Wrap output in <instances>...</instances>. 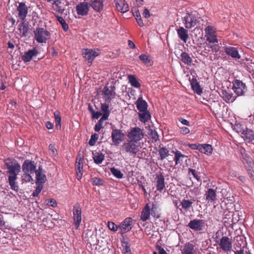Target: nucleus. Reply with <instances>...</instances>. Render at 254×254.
I'll list each match as a JSON object with an SVG mask.
<instances>
[{
	"label": "nucleus",
	"instance_id": "ea45409f",
	"mask_svg": "<svg viewBox=\"0 0 254 254\" xmlns=\"http://www.w3.org/2000/svg\"><path fill=\"white\" fill-rule=\"evenodd\" d=\"M55 16H56L58 21L61 24L63 30L64 31H66L68 29V25L66 23L65 21L64 20V19L62 16L57 15H55Z\"/></svg>",
	"mask_w": 254,
	"mask_h": 254
},
{
	"label": "nucleus",
	"instance_id": "1a4fd4ad",
	"mask_svg": "<svg viewBox=\"0 0 254 254\" xmlns=\"http://www.w3.org/2000/svg\"><path fill=\"white\" fill-rule=\"evenodd\" d=\"M23 173H34L35 172L36 164L34 161L26 160L22 166Z\"/></svg>",
	"mask_w": 254,
	"mask_h": 254
},
{
	"label": "nucleus",
	"instance_id": "9b49d317",
	"mask_svg": "<svg viewBox=\"0 0 254 254\" xmlns=\"http://www.w3.org/2000/svg\"><path fill=\"white\" fill-rule=\"evenodd\" d=\"M17 10L18 12V15L19 19L22 20H24L27 16L28 11V7L26 5L25 2H19Z\"/></svg>",
	"mask_w": 254,
	"mask_h": 254
},
{
	"label": "nucleus",
	"instance_id": "de8ad7c7",
	"mask_svg": "<svg viewBox=\"0 0 254 254\" xmlns=\"http://www.w3.org/2000/svg\"><path fill=\"white\" fill-rule=\"evenodd\" d=\"M98 138V135L96 133L92 134L91 136V138L89 141V144L90 146H93L95 144V142Z\"/></svg>",
	"mask_w": 254,
	"mask_h": 254
},
{
	"label": "nucleus",
	"instance_id": "393cba45",
	"mask_svg": "<svg viewBox=\"0 0 254 254\" xmlns=\"http://www.w3.org/2000/svg\"><path fill=\"white\" fill-rule=\"evenodd\" d=\"M150 214V207L149 205L147 204L145 205L141 212L140 216L141 220L143 221H146L149 218Z\"/></svg>",
	"mask_w": 254,
	"mask_h": 254
},
{
	"label": "nucleus",
	"instance_id": "c03bdc74",
	"mask_svg": "<svg viewBox=\"0 0 254 254\" xmlns=\"http://www.w3.org/2000/svg\"><path fill=\"white\" fill-rule=\"evenodd\" d=\"M111 172L113 175H114L117 178H122L123 176V174L121 173V172L115 168H111Z\"/></svg>",
	"mask_w": 254,
	"mask_h": 254
},
{
	"label": "nucleus",
	"instance_id": "e433bc0d",
	"mask_svg": "<svg viewBox=\"0 0 254 254\" xmlns=\"http://www.w3.org/2000/svg\"><path fill=\"white\" fill-rule=\"evenodd\" d=\"M158 152L160 155V159L163 160L165 159L169 155V150L165 147H160L158 150Z\"/></svg>",
	"mask_w": 254,
	"mask_h": 254
},
{
	"label": "nucleus",
	"instance_id": "c9c22d12",
	"mask_svg": "<svg viewBox=\"0 0 254 254\" xmlns=\"http://www.w3.org/2000/svg\"><path fill=\"white\" fill-rule=\"evenodd\" d=\"M54 5L56 6V10L60 13L62 14L64 13L65 8L64 6V4L60 0H55L53 3Z\"/></svg>",
	"mask_w": 254,
	"mask_h": 254
},
{
	"label": "nucleus",
	"instance_id": "69168bd1",
	"mask_svg": "<svg viewBox=\"0 0 254 254\" xmlns=\"http://www.w3.org/2000/svg\"><path fill=\"white\" fill-rule=\"evenodd\" d=\"M110 114L109 113H103V115H102L101 118L100 119V120L102 121V122L108 119V117L109 116Z\"/></svg>",
	"mask_w": 254,
	"mask_h": 254
},
{
	"label": "nucleus",
	"instance_id": "a19ab883",
	"mask_svg": "<svg viewBox=\"0 0 254 254\" xmlns=\"http://www.w3.org/2000/svg\"><path fill=\"white\" fill-rule=\"evenodd\" d=\"M193 201L187 199H184L181 202V205L183 209L187 210L190 208L192 206Z\"/></svg>",
	"mask_w": 254,
	"mask_h": 254
},
{
	"label": "nucleus",
	"instance_id": "aec40b11",
	"mask_svg": "<svg viewBox=\"0 0 254 254\" xmlns=\"http://www.w3.org/2000/svg\"><path fill=\"white\" fill-rule=\"evenodd\" d=\"M177 32L179 38L186 43L189 38L188 31L184 27H180L177 30Z\"/></svg>",
	"mask_w": 254,
	"mask_h": 254
},
{
	"label": "nucleus",
	"instance_id": "680f3d73",
	"mask_svg": "<svg viewBox=\"0 0 254 254\" xmlns=\"http://www.w3.org/2000/svg\"><path fill=\"white\" fill-rule=\"evenodd\" d=\"M179 121L183 125H186V126H190V122L186 120V119H184L183 118H180L179 119Z\"/></svg>",
	"mask_w": 254,
	"mask_h": 254
},
{
	"label": "nucleus",
	"instance_id": "a18cd8bd",
	"mask_svg": "<svg viewBox=\"0 0 254 254\" xmlns=\"http://www.w3.org/2000/svg\"><path fill=\"white\" fill-rule=\"evenodd\" d=\"M205 37H206V40L209 43H218V40L215 34L207 35Z\"/></svg>",
	"mask_w": 254,
	"mask_h": 254
},
{
	"label": "nucleus",
	"instance_id": "4d7b16f0",
	"mask_svg": "<svg viewBox=\"0 0 254 254\" xmlns=\"http://www.w3.org/2000/svg\"><path fill=\"white\" fill-rule=\"evenodd\" d=\"M49 150L52 152L53 155L55 156L57 154V149L55 148V145L50 144L49 146Z\"/></svg>",
	"mask_w": 254,
	"mask_h": 254
},
{
	"label": "nucleus",
	"instance_id": "f704fd0d",
	"mask_svg": "<svg viewBox=\"0 0 254 254\" xmlns=\"http://www.w3.org/2000/svg\"><path fill=\"white\" fill-rule=\"evenodd\" d=\"M128 80L129 82L131 84V86L139 88L140 87V84L138 82V80L137 77L134 75H128Z\"/></svg>",
	"mask_w": 254,
	"mask_h": 254
},
{
	"label": "nucleus",
	"instance_id": "603ef678",
	"mask_svg": "<svg viewBox=\"0 0 254 254\" xmlns=\"http://www.w3.org/2000/svg\"><path fill=\"white\" fill-rule=\"evenodd\" d=\"M149 134H150V137L155 141H156L158 140L159 136H158V135L157 132L155 130H151Z\"/></svg>",
	"mask_w": 254,
	"mask_h": 254
},
{
	"label": "nucleus",
	"instance_id": "6e6552de",
	"mask_svg": "<svg viewBox=\"0 0 254 254\" xmlns=\"http://www.w3.org/2000/svg\"><path fill=\"white\" fill-rule=\"evenodd\" d=\"M233 89L238 96L243 95L247 91L246 85L238 79L234 81Z\"/></svg>",
	"mask_w": 254,
	"mask_h": 254
},
{
	"label": "nucleus",
	"instance_id": "20e7f679",
	"mask_svg": "<svg viewBox=\"0 0 254 254\" xmlns=\"http://www.w3.org/2000/svg\"><path fill=\"white\" fill-rule=\"evenodd\" d=\"M118 230L122 236L121 242L123 247L124 254L127 253V218L118 226Z\"/></svg>",
	"mask_w": 254,
	"mask_h": 254
},
{
	"label": "nucleus",
	"instance_id": "052dcab7",
	"mask_svg": "<svg viewBox=\"0 0 254 254\" xmlns=\"http://www.w3.org/2000/svg\"><path fill=\"white\" fill-rule=\"evenodd\" d=\"M248 168L247 170L248 173L252 180H254V171L251 168Z\"/></svg>",
	"mask_w": 254,
	"mask_h": 254
},
{
	"label": "nucleus",
	"instance_id": "473e14b6",
	"mask_svg": "<svg viewBox=\"0 0 254 254\" xmlns=\"http://www.w3.org/2000/svg\"><path fill=\"white\" fill-rule=\"evenodd\" d=\"M181 60L188 65H191L192 64V59L187 53L183 52L181 54Z\"/></svg>",
	"mask_w": 254,
	"mask_h": 254
},
{
	"label": "nucleus",
	"instance_id": "72a5a7b5",
	"mask_svg": "<svg viewBox=\"0 0 254 254\" xmlns=\"http://www.w3.org/2000/svg\"><path fill=\"white\" fill-rule=\"evenodd\" d=\"M93 159L97 164H100L104 159V155L101 152L93 153Z\"/></svg>",
	"mask_w": 254,
	"mask_h": 254
},
{
	"label": "nucleus",
	"instance_id": "3c124183",
	"mask_svg": "<svg viewBox=\"0 0 254 254\" xmlns=\"http://www.w3.org/2000/svg\"><path fill=\"white\" fill-rule=\"evenodd\" d=\"M205 36L209 35L214 34V31L213 29V27L208 26L205 29Z\"/></svg>",
	"mask_w": 254,
	"mask_h": 254
},
{
	"label": "nucleus",
	"instance_id": "5701e85b",
	"mask_svg": "<svg viewBox=\"0 0 254 254\" xmlns=\"http://www.w3.org/2000/svg\"><path fill=\"white\" fill-rule=\"evenodd\" d=\"M243 137L246 141L250 142L254 139V132L248 128L243 129L242 132Z\"/></svg>",
	"mask_w": 254,
	"mask_h": 254
},
{
	"label": "nucleus",
	"instance_id": "e2e57ef3",
	"mask_svg": "<svg viewBox=\"0 0 254 254\" xmlns=\"http://www.w3.org/2000/svg\"><path fill=\"white\" fill-rule=\"evenodd\" d=\"M190 132V129L187 127H181V132L183 134H186Z\"/></svg>",
	"mask_w": 254,
	"mask_h": 254
},
{
	"label": "nucleus",
	"instance_id": "49530a36",
	"mask_svg": "<svg viewBox=\"0 0 254 254\" xmlns=\"http://www.w3.org/2000/svg\"><path fill=\"white\" fill-rule=\"evenodd\" d=\"M37 187L36 190L33 191V192L32 193V196L34 197L38 196L43 188V186L42 184H37Z\"/></svg>",
	"mask_w": 254,
	"mask_h": 254
},
{
	"label": "nucleus",
	"instance_id": "864d4df0",
	"mask_svg": "<svg viewBox=\"0 0 254 254\" xmlns=\"http://www.w3.org/2000/svg\"><path fill=\"white\" fill-rule=\"evenodd\" d=\"M103 122L101 120H99L98 123L96 124L94 127V130L95 131L99 132L102 128H103L102 124Z\"/></svg>",
	"mask_w": 254,
	"mask_h": 254
},
{
	"label": "nucleus",
	"instance_id": "423d86ee",
	"mask_svg": "<svg viewBox=\"0 0 254 254\" xmlns=\"http://www.w3.org/2000/svg\"><path fill=\"white\" fill-rule=\"evenodd\" d=\"M73 214L75 227L77 230L81 222V208L79 204L73 206Z\"/></svg>",
	"mask_w": 254,
	"mask_h": 254
},
{
	"label": "nucleus",
	"instance_id": "4c0bfd02",
	"mask_svg": "<svg viewBox=\"0 0 254 254\" xmlns=\"http://www.w3.org/2000/svg\"><path fill=\"white\" fill-rule=\"evenodd\" d=\"M185 157H186V156L185 155L182 154L180 151H177L175 152V160L176 164H181L183 163L182 158Z\"/></svg>",
	"mask_w": 254,
	"mask_h": 254
},
{
	"label": "nucleus",
	"instance_id": "c85d7f7f",
	"mask_svg": "<svg viewBox=\"0 0 254 254\" xmlns=\"http://www.w3.org/2000/svg\"><path fill=\"white\" fill-rule=\"evenodd\" d=\"M18 30L22 36H27L29 32L28 25L24 22H22L18 26Z\"/></svg>",
	"mask_w": 254,
	"mask_h": 254
},
{
	"label": "nucleus",
	"instance_id": "774afa93",
	"mask_svg": "<svg viewBox=\"0 0 254 254\" xmlns=\"http://www.w3.org/2000/svg\"><path fill=\"white\" fill-rule=\"evenodd\" d=\"M157 249L159 254H168L167 252L161 246H157Z\"/></svg>",
	"mask_w": 254,
	"mask_h": 254
},
{
	"label": "nucleus",
	"instance_id": "0e129e2a",
	"mask_svg": "<svg viewBox=\"0 0 254 254\" xmlns=\"http://www.w3.org/2000/svg\"><path fill=\"white\" fill-rule=\"evenodd\" d=\"M47 204L49 206L54 207L57 205V202L56 200H55L54 199H51Z\"/></svg>",
	"mask_w": 254,
	"mask_h": 254
},
{
	"label": "nucleus",
	"instance_id": "f03ea898",
	"mask_svg": "<svg viewBox=\"0 0 254 254\" xmlns=\"http://www.w3.org/2000/svg\"><path fill=\"white\" fill-rule=\"evenodd\" d=\"M143 131L138 127H131L128 132V151L135 154L138 151V141L143 137Z\"/></svg>",
	"mask_w": 254,
	"mask_h": 254
},
{
	"label": "nucleus",
	"instance_id": "9d476101",
	"mask_svg": "<svg viewBox=\"0 0 254 254\" xmlns=\"http://www.w3.org/2000/svg\"><path fill=\"white\" fill-rule=\"evenodd\" d=\"M184 21L185 27L188 29L194 27L198 22L195 16L190 13H187L184 17Z\"/></svg>",
	"mask_w": 254,
	"mask_h": 254
},
{
	"label": "nucleus",
	"instance_id": "8fccbe9b",
	"mask_svg": "<svg viewBox=\"0 0 254 254\" xmlns=\"http://www.w3.org/2000/svg\"><path fill=\"white\" fill-rule=\"evenodd\" d=\"M139 59L145 64H148L150 61L149 57L148 56L144 54L141 55L139 56Z\"/></svg>",
	"mask_w": 254,
	"mask_h": 254
},
{
	"label": "nucleus",
	"instance_id": "2eb2a0df",
	"mask_svg": "<svg viewBox=\"0 0 254 254\" xmlns=\"http://www.w3.org/2000/svg\"><path fill=\"white\" fill-rule=\"evenodd\" d=\"M84 58L88 61L90 63H92L94 58L97 57L99 54L93 51L92 49H86L82 53Z\"/></svg>",
	"mask_w": 254,
	"mask_h": 254
},
{
	"label": "nucleus",
	"instance_id": "dca6fc26",
	"mask_svg": "<svg viewBox=\"0 0 254 254\" xmlns=\"http://www.w3.org/2000/svg\"><path fill=\"white\" fill-rule=\"evenodd\" d=\"M36 174V184H44L47 178L46 175L43 173V169L41 167H39L37 170L35 171Z\"/></svg>",
	"mask_w": 254,
	"mask_h": 254
},
{
	"label": "nucleus",
	"instance_id": "4be33fe9",
	"mask_svg": "<svg viewBox=\"0 0 254 254\" xmlns=\"http://www.w3.org/2000/svg\"><path fill=\"white\" fill-rule=\"evenodd\" d=\"M115 2L118 11L123 13L127 11V4L125 0H116Z\"/></svg>",
	"mask_w": 254,
	"mask_h": 254
},
{
	"label": "nucleus",
	"instance_id": "6e6d98bb",
	"mask_svg": "<svg viewBox=\"0 0 254 254\" xmlns=\"http://www.w3.org/2000/svg\"><path fill=\"white\" fill-rule=\"evenodd\" d=\"M101 110L104 113H109L110 114V111L109 110V105L106 104H101Z\"/></svg>",
	"mask_w": 254,
	"mask_h": 254
},
{
	"label": "nucleus",
	"instance_id": "39448f33",
	"mask_svg": "<svg viewBox=\"0 0 254 254\" xmlns=\"http://www.w3.org/2000/svg\"><path fill=\"white\" fill-rule=\"evenodd\" d=\"M115 86L109 84L104 86L102 91L101 96L105 102H110L115 97Z\"/></svg>",
	"mask_w": 254,
	"mask_h": 254
},
{
	"label": "nucleus",
	"instance_id": "ddd939ff",
	"mask_svg": "<svg viewBox=\"0 0 254 254\" xmlns=\"http://www.w3.org/2000/svg\"><path fill=\"white\" fill-rule=\"evenodd\" d=\"M219 245L224 251H230L232 247V243L231 240L227 237H223L220 241Z\"/></svg>",
	"mask_w": 254,
	"mask_h": 254
},
{
	"label": "nucleus",
	"instance_id": "f257e3e1",
	"mask_svg": "<svg viewBox=\"0 0 254 254\" xmlns=\"http://www.w3.org/2000/svg\"><path fill=\"white\" fill-rule=\"evenodd\" d=\"M4 163L6 167L8 181L10 188L12 190L18 191V186L16 181L18 178L17 175L20 172V165L16 160L10 157L4 159Z\"/></svg>",
	"mask_w": 254,
	"mask_h": 254
},
{
	"label": "nucleus",
	"instance_id": "bb28decb",
	"mask_svg": "<svg viewBox=\"0 0 254 254\" xmlns=\"http://www.w3.org/2000/svg\"><path fill=\"white\" fill-rule=\"evenodd\" d=\"M190 84L192 90L197 94L200 95L202 93V89L196 79L192 78L190 81Z\"/></svg>",
	"mask_w": 254,
	"mask_h": 254
},
{
	"label": "nucleus",
	"instance_id": "7c9ffc66",
	"mask_svg": "<svg viewBox=\"0 0 254 254\" xmlns=\"http://www.w3.org/2000/svg\"><path fill=\"white\" fill-rule=\"evenodd\" d=\"M206 199L208 201H213L216 199V193L212 189H209L205 193Z\"/></svg>",
	"mask_w": 254,
	"mask_h": 254
},
{
	"label": "nucleus",
	"instance_id": "58836bf2",
	"mask_svg": "<svg viewBox=\"0 0 254 254\" xmlns=\"http://www.w3.org/2000/svg\"><path fill=\"white\" fill-rule=\"evenodd\" d=\"M241 153L243 155V158L245 160L244 164L246 167L252 168V162L251 161V159L248 156L247 154L245 152H241Z\"/></svg>",
	"mask_w": 254,
	"mask_h": 254
},
{
	"label": "nucleus",
	"instance_id": "4468645a",
	"mask_svg": "<svg viewBox=\"0 0 254 254\" xmlns=\"http://www.w3.org/2000/svg\"><path fill=\"white\" fill-rule=\"evenodd\" d=\"M76 10L79 15H86L89 10V6L87 2H82L76 5Z\"/></svg>",
	"mask_w": 254,
	"mask_h": 254
},
{
	"label": "nucleus",
	"instance_id": "c756f323",
	"mask_svg": "<svg viewBox=\"0 0 254 254\" xmlns=\"http://www.w3.org/2000/svg\"><path fill=\"white\" fill-rule=\"evenodd\" d=\"M84 156L79 153L76 157L75 168L76 170H83V160Z\"/></svg>",
	"mask_w": 254,
	"mask_h": 254
},
{
	"label": "nucleus",
	"instance_id": "37998d69",
	"mask_svg": "<svg viewBox=\"0 0 254 254\" xmlns=\"http://www.w3.org/2000/svg\"><path fill=\"white\" fill-rule=\"evenodd\" d=\"M31 174L30 173H24L22 176V181L26 183L33 182L34 180L31 176Z\"/></svg>",
	"mask_w": 254,
	"mask_h": 254
},
{
	"label": "nucleus",
	"instance_id": "7ed1b4c3",
	"mask_svg": "<svg viewBox=\"0 0 254 254\" xmlns=\"http://www.w3.org/2000/svg\"><path fill=\"white\" fill-rule=\"evenodd\" d=\"M34 39L38 43H46L51 37V33L46 29L37 27L33 31Z\"/></svg>",
	"mask_w": 254,
	"mask_h": 254
},
{
	"label": "nucleus",
	"instance_id": "0eeeda50",
	"mask_svg": "<svg viewBox=\"0 0 254 254\" xmlns=\"http://www.w3.org/2000/svg\"><path fill=\"white\" fill-rule=\"evenodd\" d=\"M188 226L192 230L195 231H201L205 228V221L201 219H194L190 221Z\"/></svg>",
	"mask_w": 254,
	"mask_h": 254
},
{
	"label": "nucleus",
	"instance_id": "a878e982",
	"mask_svg": "<svg viewBox=\"0 0 254 254\" xmlns=\"http://www.w3.org/2000/svg\"><path fill=\"white\" fill-rule=\"evenodd\" d=\"M137 109L140 111H145L147 109V104L141 97H139L135 102Z\"/></svg>",
	"mask_w": 254,
	"mask_h": 254
},
{
	"label": "nucleus",
	"instance_id": "a211bd4d",
	"mask_svg": "<svg viewBox=\"0 0 254 254\" xmlns=\"http://www.w3.org/2000/svg\"><path fill=\"white\" fill-rule=\"evenodd\" d=\"M155 180H156L157 182L156 188L157 190L161 191L165 188V181L163 175L161 173L157 174Z\"/></svg>",
	"mask_w": 254,
	"mask_h": 254
},
{
	"label": "nucleus",
	"instance_id": "5fc2aeb1",
	"mask_svg": "<svg viewBox=\"0 0 254 254\" xmlns=\"http://www.w3.org/2000/svg\"><path fill=\"white\" fill-rule=\"evenodd\" d=\"M108 226L109 228L112 231H116L118 230V227H117V226L114 222H108Z\"/></svg>",
	"mask_w": 254,
	"mask_h": 254
},
{
	"label": "nucleus",
	"instance_id": "bf43d9fd",
	"mask_svg": "<svg viewBox=\"0 0 254 254\" xmlns=\"http://www.w3.org/2000/svg\"><path fill=\"white\" fill-rule=\"evenodd\" d=\"M189 174L191 173L197 180H198V181L199 180V178L198 177V175H197L195 170L190 168L189 169Z\"/></svg>",
	"mask_w": 254,
	"mask_h": 254
},
{
	"label": "nucleus",
	"instance_id": "6ab92c4d",
	"mask_svg": "<svg viewBox=\"0 0 254 254\" xmlns=\"http://www.w3.org/2000/svg\"><path fill=\"white\" fill-rule=\"evenodd\" d=\"M90 6L97 12L101 11L103 8V0H90Z\"/></svg>",
	"mask_w": 254,
	"mask_h": 254
},
{
	"label": "nucleus",
	"instance_id": "79ce46f5",
	"mask_svg": "<svg viewBox=\"0 0 254 254\" xmlns=\"http://www.w3.org/2000/svg\"><path fill=\"white\" fill-rule=\"evenodd\" d=\"M54 116L55 118L56 127L57 128L60 129L61 127V117L60 113L58 112H55Z\"/></svg>",
	"mask_w": 254,
	"mask_h": 254
},
{
	"label": "nucleus",
	"instance_id": "09e8293b",
	"mask_svg": "<svg viewBox=\"0 0 254 254\" xmlns=\"http://www.w3.org/2000/svg\"><path fill=\"white\" fill-rule=\"evenodd\" d=\"M92 183L94 185H102L103 184V180L101 179L94 177L92 178Z\"/></svg>",
	"mask_w": 254,
	"mask_h": 254
},
{
	"label": "nucleus",
	"instance_id": "f3484780",
	"mask_svg": "<svg viewBox=\"0 0 254 254\" xmlns=\"http://www.w3.org/2000/svg\"><path fill=\"white\" fill-rule=\"evenodd\" d=\"M38 52L36 48L29 50L22 57V60L25 62H30L34 56H36Z\"/></svg>",
	"mask_w": 254,
	"mask_h": 254
},
{
	"label": "nucleus",
	"instance_id": "cd10ccee",
	"mask_svg": "<svg viewBox=\"0 0 254 254\" xmlns=\"http://www.w3.org/2000/svg\"><path fill=\"white\" fill-rule=\"evenodd\" d=\"M212 147L211 145L208 144H200L199 151L205 154H211L212 152Z\"/></svg>",
	"mask_w": 254,
	"mask_h": 254
},
{
	"label": "nucleus",
	"instance_id": "338daca9",
	"mask_svg": "<svg viewBox=\"0 0 254 254\" xmlns=\"http://www.w3.org/2000/svg\"><path fill=\"white\" fill-rule=\"evenodd\" d=\"M200 144H190L189 145V147H190L192 149H198L199 150V148L200 147Z\"/></svg>",
	"mask_w": 254,
	"mask_h": 254
},
{
	"label": "nucleus",
	"instance_id": "412c9836",
	"mask_svg": "<svg viewBox=\"0 0 254 254\" xmlns=\"http://www.w3.org/2000/svg\"><path fill=\"white\" fill-rule=\"evenodd\" d=\"M225 53L231 56L232 58L240 59L241 58L237 48L233 47H226L225 49Z\"/></svg>",
	"mask_w": 254,
	"mask_h": 254
},
{
	"label": "nucleus",
	"instance_id": "f8f14e48",
	"mask_svg": "<svg viewBox=\"0 0 254 254\" xmlns=\"http://www.w3.org/2000/svg\"><path fill=\"white\" fill-rule=\"evenodd\" d=\"M125 135L119 129H113L112 132V138L115 145H118L124 139Z\"/></svg>",
	"mask_w": 254,
	"mask_h": 254
},
{
	"label": "nucleus",
	"instance_id": "b1692460",
	"mask_svg": "<svg viewBox=\"0 0 254 254\" xmlns=\"http://www.w3.org/2000/svg\"><path fill=\"white\" fill-rule=\"evenodd\" d=\"M221 97L226 102H233L236 99V97L233 96L232 92L227 91L226 90H223L222 91Z\"/></svg>",
	"mask_w": 254,
	"mask_h": 254
},
{
	"label": "nucleus",
	"instance_id": "2f4dec72",
	"mask_svg": "<svg viewBox=\"0 0 254 254\" xmlns=\"http://www.w3.org/2000/svg\"><path fill=\"white\" fill-rule=\"evenodd\" d=\"M139 114V119L140 121L145 123L150 119L151 116L148 111L140 112Z\"/></svg>",
	"mask_w": 254,
	"mask_h": 254
},
{
	"label": "nucleus",
	"instance_id": "13d9d810",
	"mask_svg": "<svg viewBox=\"0 0 254 254\" xmlns=\"http://www.w3.org/2000/svg\"><path fill=\"white\" fill-rule=\"evenodd\" d=\"M102 113L100 112H95V111H92V118L98 119L100 116H101Z\"/></svg>",
	"mask_w": 254,
	"mask_h": 254
}]
</instances>
